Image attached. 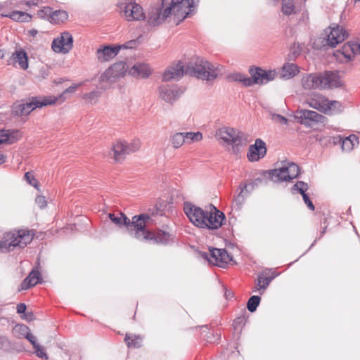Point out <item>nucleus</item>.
<instances>
[{
	"label": "nucleus",
	"mask_w": 360,
	"mask_h": 360,
	"mask_svg": "<svg viewBox=\"0 0 360 360\" xmlns=\"http://www.w3.org/2000/svg\"><path fill=\"white\" fill-rule=\"evenodd\" d=\"M184 74L202 80L210 81L217 77L219 70L210 62L205 60L203 58H197L190 61L186 69H184V65L181 61L169 67L162 75V81L179 80Z\"/></svg>",
	"instance_id": "nucleus-1"
},
{
	"label": "nucleus",
	"mask_w": 360,
	"mask_h": 360,
	"mask_svg": "<svg viewBox=\"0 0 360 360\" xmlns=\"http://www.w3.org/2000/svg\"><path fill=\"white\" fill-rule=\"evenodd\" d=\"M195 0H162L160 5L150 8L148 23L157 26L164 22L172 15L182 21L188 17Z\"/></svg>",
	"instance_id": "nucleus-2"
},
{
	"label": "nucleus",
	"mask_w": 360,
	"mask_h": 360,
	"mask_svg": "<svg viewBox=\"0 0 360 360\" xmlns=\"http://www.w3.org/2000/svg\"><path fill=\"white\" fill-rule=\"evenodd\" d=\"M160 210L155 206L153 210H149V213H143L132 217L131 226V236L140 240H150L152 239V232L146 229L147 225L153 222L152 217L155 214H161Z\"/></svg>",
	"instance_id": "nucleus-3"
},
{
	"label": "nucleus",
	"mask_w": 360,
	"mask_h": 360,
	"mask_svg": "<svg viewBox=\"0 0 360 360\" xmlns=\"http://www.w3.org/2000/svg\"><path fill=\"white\" fill-rule=\"evenodd\" d=\"M215 136L223 146H231V153L233 154H238L240 148L247 144V140L243 134L231 127L219 129Z\"/></svg>",
	"instance_id": "nucleus-4"
},
{
	"label": "nucleus",
	"mask_w": 360,
	"mask_h": 360,
	"mask_svg": "<svg viewBox=\"0 0 360 360\" xmlns=\"http://www.w3.org/2000/svg\"><path fill=\"white\" fill-rule=\"evenodd\" d=\"M56 98L31 97L26 100L18 101L12 106V114L15 116L27 115L37 108L54 104Z\"/></svg>",
	"instance_id": "nucleus-5"
},
{
	"label": "nucleus",
	"mask_w": 360,
	"mask_h": 360,
	"mask_svg": "<svg viewBox=\"0 0 360 360\" xmlns=\"http://www.w3.org/2000/svg\"><path fill=\"white\" fill-rule=\"evenodd\" d=\"M33 238L29 230H19L15 233H6L1 241L0 248L8 251L14 250L15 248H23L29 244Z\"/></svg>",
	"instance_id": "nucleus-6"
},
{
	"label": "nucleus",
	"mask_w": 360,
	"mask_h": 360,
	"mask_svg": "<svg viewBox=\"0 0 360 360\" xmlns=\"http://www.w3.org/2000/svg\"><path fill=\"white\" fill-rule=\"evenodd\" d=\"M127 70L128 66L123 61L114 63L101 75L99 88L104 90L110 88V85L115 82L117 78L124 75Z\"/></svg>",
	"instance_id": "nucleus-7"
},
{
	"label": "nucleus",
	"mask_w": 360,
	"mask_h": 360,
	"mask_svg": "<svg viewBox=\"0 0 360 360\" xmlns=\"http://www.w3.org/2000/svg\"><path fill=\"white\" fill-rule=\"evenodd\" d=\"M269 179L275 183L288 181L296 178L299 174V167L294 162H285L278 168L268 171Z\"/></svg>",
	"instance_id": "nucleus-8"
},
{
	"label": "nucleus",
	"mask_w": 360,
	"mask_h": 360,
	"mask_svg": "<svg viewBox=\"0 0 360 360\" xmlns=\"http://www.w3.org/2000/svg\"><path fill=\"white\" fill-rule=\"evenodd\" d=\"M140 147L141 141L139 139H134L130 143L124 141H117L113 144L112 148L113 158L116 162L122 161L127 155L138 151Z\"/></svg>",
	"instance_id": "nucleus-9"
},
{
	"label": "nucleus",
	"mask_w": 360,
	"mask_h": 360,
	"mask_svg": "<svg viewBox=\"0 0 360 360\" xmlns=\"http://www.w3.org/2000/svg\"><path fill=\"white\" fill-rule=\"evenodd\" d=\"M201 257L209 263L224 268L232 260L225 249L210 248V252H202Z\"/></svg>",
	"instance_id": "nucleus-10"
},
{
	"label": "nucleus",
	"mask_w": 360,
	"mask_h": 360,
	"mask_svg": "<svg viewBox=\"0 0 360 360\" xmlns=\"http://www.w3.org/2000/svg\"><path fill=\"white\" fill-rule=\"evenodd\" d=\"M326 38L323 39L324 46L333 48L340 43H342L347 37V31L339 25L332 24L326 31Z\"/></svg>",
	"instance_id": "nucleus-11"
},
{
	"label": "nucleus",
	"mask_w": 360,
	"mask_h": 360,
	"mask_svg": "<svg viewBox=\"0 0 360 360\" xmlns=\"http://www.w3.org/2000/svg\"><path fill=\"white\" fill-rule=\"evenodd\" d=\"M226 219L224 214L219 211L215 206L210 205V209L206 210L205 215V226H202L201 229H207L215 230L220 228L223 221Z\"/></svg>",
	"instance_id": "nucleus-12"
},
{
	"label": "nucleus",
	"mask_w": 360,
	"mask_h": 360,
	"mask_svg": "<svg viewBox=\"0 0 360 360\" xmlns=\"http://www.w3.org/2000/svg\"><path fill=\"white\" fill-rule=\"evenodd\" d=\"M295 118L306 127H312L315 123H323L325 117L318 112L309 110H298L295 112Z\"/></svg>",
	"instance_id": "nucleus-13"
},
{
	"label": "nucleus",
	"mask_w": 360,
	"mask_h": 360,
	"mask_svg": "<svg viewBox=\"0 0 360 360\" xmlns=\"http://www.w3.org/2000/svg\"><path fill=\"white\" fill-rule=\"evenodd\" d=\"M184 210L190 221L195 226L200 228L202 226L206 225L204 221L206 210L188 202L184 203Z\"/></svg>",
	"instance_id": "nucleus-14"
},
{
	"label": "nucleus",
	"mask_w": 360,
	"mask_h": 360,
	"mask_svg": "<svg viewBox=\"0 0 360 360\" xmlns=\"http://www.w3.org/2000/svg\"><path fill=\"white\" fill-rule=\"evenodd\" d=\"M73 46V38L68 32L61 33L60 36L52 41L51 48L56 53H68Z\"/></svg>",
	"instance_id": "nucleus-15"
},
{
	"label": "nucleus",
	"mask_w": 360,
	"mask_h": 360,
	"mask_svg": "<svg viewBox=\"0 0 360 360\" xmlns=\"http://www.w3.org/2000/svg\"><path fill=\"white\" fill-rule=\"evenodd\" d=\"M249 72L251 75L252 86L256 84H264L272 81L276 77L275 70H264L261 68H250Z\"/></svg>",
	"instance_id": "nucleus-16"
},
{
	"label": "nucleus",
	"mask_w": 360,
	"mask_h": 360,
	"mask_svg": "<svg viewBox=\"0 0 360 360\" xmlns=\"http://www.w3.org/2000/svg\"><path fill=\"white\" fill-rule=\"evenodd\" d=\"M306 103L309 107L318 110L325 114L329 113L330 107L328 105V99L322 94L313 92L306 99Z\"/></svg>",
	"instance_id": "nucleus-17"
},
{
	"label": "nucleus",
	"mask_w": 360,
	"mask_h": 360,
	"mask_svg": "<svg viewBox=\"0 0 360 360\" xmlns=\"http://www.w3.org/2000/svg\"><path fill=\"white\" fill-rule=\"evenodd\" d=\"M124 13L129 21L140 20L145 18L142 7L135 2L130 1L126 4Z\"/></svg>",
	"instance_id": "nucleus-18"
},
{
	"label": "nucleus",
	"mask_w": 360,
	"mask_h": 360,
	"mask_svg": "<svg viewBox=\"0 0 360 360\" xmlns=\"http://www.w3.org/2000/svg\"><path fill=\"white\" fill-rule=\"evenodd\" d=\"M266 153V148L265 143L262 140L258 139L255 141L254 145H251L249 147L248 158L252 162L257 161L260 158L264 157Z\"/></svg>",
	"instance_id": "nucleus-19"
},
{
	"label": "nucleus",
	"mask_w": 360,
	"mask_h": 360,
	"mask_svg": "<svg viewBox=\"0 0 360 360\" xmlns=\"http://www.w3.org/2000/svg\"><path fill=\"white\" fill-rule=\"evenodd\" d=\"M322 89H332L341 85L340 77L337 73L326 71L321 73Z\"/></svg>",
	"instance_id": "nucleus-20"
},
{
	"label": "nucleus",
	"mask_w": 360,
	"mask_h": 360,
	"mask_svg": "<svg viewBox=\"0 0 360 360\" xmlns=\"http://www.w3.org/2000/svg\"><path fill=\"white\" fill-rule=\"evenodd\" d=\"M159 92L160 98L167 103H172L179 97V89L177 86H161Z\"/></svg>",
	"instance_id": "nucleus-21"
},
{
	"label": "nucleus",
	"mask_w": 360,
	"mask_h": 360,
	"mask_svg": "<svg viewBox=\"0 0 360 360\" xmlns=\"http://www.w3.org/2000/svg\"><path fill=\"white\" fill-rule=\"evenodd\" d=\"M120 46H105L103 49L97 50V58L101 62L108 61L115 57L119 51L120 50Z\"/></svg>",
	"instance_id": "nucleus-22"
},
{
	"label": "nucleus",
	"mask_w": 360,
	"mask_h": 360,
	"mask_svg": "<svg viewBox=\"0 0 360 360\" xmlns=\"http://www.w3.org/2000/svg\"><path fill=\"white\" fill-rule=\"evenodd\" d=\"M302 84L305 89H322L321 73L307 75L302 78Z\"/></svg>",
	"instance_id": "nucleus-23"
},
{
	"label": "nucleus",
	"mask_w": 360,
	"mask_h": 360,
	"mask_svg": "<svg viewBox=\"0 0 360 360\" xmlns=\"http://www.w3.org/2000/svg\"><path fill=\"white\" fill-rule=\"evenodd\" d=\"M151 73L149 66L146 63H137L129 70V74L134 77L147 78Z\"/></svg>",
	"instance_id": "nucleus-24"
},
{
	"label": "nucleus",
	"mask_w": 360,
	"mask_h": 360,
	"mask_svg": "<svg viewBox=\"0 0 360 360\" xmlns=\"http://www.w3.org/2000/svg\"><path fill=\"white\" fill-rule=\"evenodd\" d=\"M9 63H18L20 67L26 70L28 68V59L26 52L22 50H16L11 56Z\"/></svg>",
	"instance_id": "nucleus-25"
},
{
	"label": "nucleus",
	"mask_w": 360,
	"mask_h": 360,
	"mask_svg": "<svg viewBox=\"0 0 360 360\" xmlns=\"http://www.w3.org/2000/svg\"><path fill=\"white\" fill-rule=\"evenodd\" d=\"M41 277L39 271L32 270L23 280L21 287L22 290H27L41 283Z\"/></svg>",
	"instance_id": "nucleus-26"
},
{
	"label": "nucleus",
	"mask_w": 360,
	"mask_h": 360,
	"mask_svg": "<svg viewBox=\"0 0 360 360\" xmlns=\"http://www.w3.org/2000/svg\"><path fill=\"white\" fill-rule=\"evenodd\" d=\"M109 219L116 225L121 226L122 225L125 226L130 234L131 236V230L132 227L131 226V221L124 214L119 213L117 216H116L113 213H110L108 214Z\"/></svg>",
	"instance_id": "nucleus-27"
},
{
	"label": "nucleus",
	"mask_w": 360,
	"mask_h": 360,
	"mask_svg": "<svg viewBox=\"0 0 360 360\" xmlns=\"http://www.w3.org/2000/svg\"><path fill=\"white\" fill-rule=\"evenodd\" d=\"M334 56L338 60H342V57L347 60H351L354 57L352 41L347 42L341 49L335 51Z\"/></svg>",
	"instance_id": "nucleus-28"
},
{
	"label": "nucleus",
	"mask_w": 360,
	"mask_h": 360,
	"mask_svg": "<svg viewBox=\"0 0 360 360\" xmlns=\"http://www.w3.org/2000/svg\"><path fill=\"white\" fill-rule=\"evenodd\" d=\"M299 72L298 67L293 63H286L281 71V77L288 79L295 76Z\"/></svg>",
	"instance_id": "nucleus-29"
},
{
	"label": "nucleus",
	"mask_w": 360,
	"mask_h": 360,
	"mask_svg": "<svg viewBox=\"0 0 360 360\" xmlns=\"http://www.w3.org/2000/svg\"><path fill=\"white\" fill-rule=\"evenodd\" d=\"M151 240H153L156 243L158 244L167 245L172 240V238L169 233L164 231H159L155 235L152 233Z\"/></svg>",
	"instance_id": "nucleus-30"
},
{
	"label": "nucleus",
	"mask_w": 360,
	"mask_h": 360,
	"mask_svg": "<svg viewBox=\"0 0 360 360\" xmlns=\"http://www.w3.org/2000/svg\"><path fill=\"white\" fill-rule=\"evenodd\" d=\"M228 79L232 82H241L245 86H251V77H247L245 75L240 72H233L228 76Z\"/></svg>",
	"instance_id": "nucleus-31"
},
{
	"label": "nucleus",
	"mask_w": 360,
	"mask_h": 360,
	"mask_svg": "<svg viewBox=\"0 0 360 360\" xmlns=\"http://www.w3.org/2000/svg\"><path fill=\"white\" fill-rule=\"evenodd\" d=\"M4 16L8 17L17 22H29L32 18L30 15L25 12L17 11H13L11 13L5 15Z\"/></svg>",
	"instance_id": "nucleus-32"
},
{
	"label": "nucleus",
	"mask_w": 360,
	"mask_h": 360,
	"mask_svg": "<svg viewBox=\"0 0 360 360\" xmlns=\"http://www.w3.org/2000/svg\"><path fill=\"white\" fill-rule=\"evenodd\" d=\"M281 11L286 15L293 14L295 11V6L293 0H282Z\"/></svg>",
	"instance_id": "nucleus-33"
},
{
	"label": "nucleus",
	"mask_w": 360,
	"mask_h": 360,
	"mask_svg": "<svg viewBox=\"0 0 360 360\" xmlns=\"http://www.w3.org/2000/svg\"><path fill=\"white\" fill-rule=\"evenodd\" d=\"M170 142L174 148H180L186 142L183 132H178L172 135Z\"/></svg>",
	"instance_id": "nucleus-34"
},
{
	"label": "nucleus",
	"mask_w": 360,
	"mask_h": 360,
	"mask_svg": "<svg viewBox=\"0 0 360 360\" xmlns=\"http://www.w3.org/2000/svg\"><path fill=\"white\" fill-rule=\"evenodd\" d=\"M338 142L341 143L342 149L344 151H350L354 146V143H352V141H351V139H348L347 137L344 139H342L340 136L334 138V143H337Z\"/></svg>",
	"instance_id": "nucleus-35"
},
{
	"label": "nucleus",
	"mask_w": 360,
	"mask_h": 360,
	"mask_svg": "<svg viewBox=\"0 0 360 360\" xmlns=\"http://www.w3.org/2000/svg\"><path fill=\"white\" fill-rule=\"evenodd\" d=\"M124 341L129 347H140L141 346V338L137 335H126Z\"/></svg>",
	"instance_id": "nucleus-36"
},
{
	"label": "nucleus",
	"mask_w": 360,
	"mask_h": 360,
	"mask_svg": "<svg viewBox=\"0 0 360 360\" xmlns=\"http://www.w3.org/2000/svg\"><path fill=\"white\" fill-rule=\"evenodd\" d=\"M186 143L200 141L202 139V133L198 132H183Z\"/></svg>",
	"instance_id": "nucleus-37"
},
{
	"label": "nucleus",
	"mask_w": 360,
	"mask_h": 360,
	"mask_svg": "<svg viewBox=\"0 0 360 360\" xmlns=\"http://www.w3.org/2000/svg\"><path fill=\"white\" fill-rule=\"evenodd\" d=\"M261 298L257 295H252L250 297L247 303V308L250 312L256 311L259 304Z\"/></svg>",
	"instance_id": "nucleus-38"
},
{
	"label": "nucleus",
	"mask_w": 360,
	"mask_h": 360,
	"mask_svg": "<svg viewBox=\"0 0 360 360\" xmlns=\"http://www.w3.org/2000/svg\"><path fill=\"white\" fill-rule=\"evenodd\" d=\"M271 278L270 277H264L263 276H259L257 281V286L255 290H253V292L259 290H264L268 285H269L270 282L271 281Z\"/></svg>",
	"instance_id": "nucleus-39"
},
{
	"label": "nucleus",
	"mask_w": 360,
	"mask_h": 360,
	"mask_svg": "<svg viewBox=\"0 0 360 360\" xmlns=\"http://www.w3.org/2000/svg\"><path fill=\"white\" fill-rule=\"evenodd\" d=\"M68 17V13L65 11L58 10L52 13L51 18L56 22H63Z\"/></svg>",
	"instance_id": "nucleus-40"
},
{
	"label": "nucleus",
	"mask_w": 360,
	"mask_h": 360,
	"mask_svg": "<svg viewBox=\"0 0 360 360\" xmlns=\"http://www.w3.org/2000/svg\"><path fill=\"white\" fill-rule=\"evenodd\" d=\"M309 186L308 184L302 181H297L292 187V192H298L301 195L306 193V191L308 190Z\"/></svg>",
	"instance_id": "nucleus-41"
},
{
	"label": "nucleus",
	"mask_w": 360,
	"mask_h": 360,
	"mask_svg": "<svg viewBox=\"0 0 360 360\" xmlns=\"http://www.w3.org/2000/svg\"><path fill=\"white\" fill-rule=\"evenodd\" d=\"M14 333L24 336L25 338L30 333V328L24 324H18L13 328Z\"/></svg>",
	"instance_id": "nucleus-42"
},
{
	"label": "nucleus",
	"mask_w": 360,
	"mask_h": 360,
	"mask_svg": "<svg viewBox=\"0 0 360 360\" xmlns=\"http://www.w3.org/2000/svg\"><path fill=\"white\" fill-rule=\"evenodd\" d=\"M262 182V179L260 178H257L255 180H253L251 183L249 184H245L243 186V188L248 193H251L255 188L258 187Z\"/></svg>",
	"instance_id": "nucleus-43"
},
{
	"label": "nucleus",
	"mask_w": 360,
	"mask_h": 360,
	"mask_svg": "<svg viewBox=\"0 0 360 360\" xmlns=\"http://www.w3.org/2000/svg\"><path fill=\"white\" fill-rule=\"evenodd\" d=\"M240 193L234 199V203L236 204L237 209L240 210L243 205V204L245 202V197L243 194L245 190L242 187L240 186Z\"/></svg>",
	"instance_id": "nucleus-44"
},
{
	"label": "nucleus",
	"mask_w": 360,
	"mask_h": 360,
	"mask_svg": "<svg viewBox=\"0 0 360 360\" xmlns=\"http://www.w3.org/2000/svg\"><path fill=\"white\" fill-rule=\"evenodd\" d=\"M8 135L9 136L8 144H11L22 136L21 133L18 130H8Z\"/></svg>",
	"instance_id": "nucleus-45"
},
{
	"label": "nucleus",
	"mask_w": 360,
	"mask_h": 360,
	"mask_svg": "<svg viewBox=\"0 0 360 360\" xmlns=\"http://www.w3.org/2000/svg\"><path fill=\"white\" fill-rule=\"evenodd\" d=\"M100 96L101 94L98 91H94L90 93L85 94L83 96V98L89 101L90 103H96Z\"/></svg>",
	"instance_id": "nucleus-46"
},
{
	"label": "nucleus",
	"mask_w": 360,
	"mask_h": 360,
	"mask_svg": "<svg viewBox=\"0 0 360 360\" xmlns=\"http://www.w3.org/2000/svg\"><path fill=\"white\" fill-rule=\"evenodd\" d=\"M328 105L330 107L329 112H338L341 111V104L339 101L328 100Z\"/></svg>",
	"instance_id": "nucleus-47"
},
{
	"label": "nucleus",
	"mask_w": 360,
	"mask_h": 360,
	"mask_svg": "<svg viewBox=\"0 0 360 360\" xmlns=\"http://www.w3.org/2000/svg\"><path fill=\"white\" fill-rule=\"evenodd\" d=\"M25 178L29 183V184L32 185V186L37 188L39 185L38 181L34 178V175L32 172H27L25 174Z\"/></svg>",
	"instance_id": "nucleus-48"
},
{
	"label": "nucleus",
	"mask_w": 360,
	"mask_h": 360,
	"mask_svg": "<svg viewBox=\"0 0 360 360\" xmlns=\"http://www.w3.org/2000/svg\"><path fill=\"white\" fill-rule=\"evenodd\" d=\"M34 353L36 355L41 359H47L48 356L47 354L44 352V347L40 345H37L36 347H34Z\"/></svg>",
	"instance_id": "nucleus-49"
},
{
	"label": "nucleus",
	"mask_w": 360,
	"mask_h": 360,
	"mask_svg": "<svg viewBox=\"0 0 360 360\" xmlns=\"http://www.w3.org/2000/svg\"><path fill=\"white\" fill-rule=\"evenodd\" d=\"M8 130H0V144L8 143Z\"/></svg>",
	"instance_id": "nucleus-50"
},
{
	"label": "nucleus",
	"mask_w": 360,
	"mask_h": 360,
	"mask_svg": "<svg viewBox=\"0 0 360 360\" xmlns=\"http://www.w3.org/2000/svg\"><path fill=\"white\" fill-rule=\"evenodd\" d=\"M10 347L8 339L6 336L0 335V349H6Z\"/></svg>",
	"instance_id": "nucleus-51"
},
{
	"label": "nucleus",
	"mask_w": 360,
	"mask_h": 360,
	"mask_svg": "<svg viewBox=\"0 0 360 360\" xmlns=\"http://www.w3.org/2000/svg\"><path fill=\"white\" fill-rule=\"evenodd\" d=\"M35 202L37 204L40 209L44 208L46 205V198L42 195L37 196L35 199Z\"/></svg>",
	"instance_id": "nucleus-52"
},
{
	"label": "nucleus",
	"mask_w": 360,
	"mask_h": 360,
	"mask_svg": "<svg viewBox=\"0 0 360 360\" xmlns=\"http://www.w3.org/2000/svg\"><path fill=\"white\" fill-rule=\"evenodd\" d=\"M302 196L304 203L307 205V206L309 207V209L311 210H314V209H315L314 205L313 202H311V200H310L309 195L307 193H304V194H302Z\"/></svg>",
	"instance_id": "nucleus-53"
},
{
	"label": "nucleus",
	"mask_w": 360,
	"mask_h": 360,
	"mask_svg": "<svg viewBox=\"0 0 360 360\" xmlns=\"http://www.w3.org/2000/svg\"><path fill=\"white\" fill-rule=\"evenodd\" d=\"M272 118H273L274 120H275L276 122H281V123H282L283 124H286L287 122H288V120L285 117H283V116H282L281 115L274 114L272 115Z\"/></svg>",
	"instance_id": "nucleus-54"
},
{
	"label": "nucleus",
	"mask_w": 360,
	"mask_h": 360,
	"mask_svg": "<svg viewBox=\"0 0 360 360\" xmlns=\"http://www.w3.org/2000/svg\"><path fill=\"white\" fill-rule=\"evenodd\" d=\"M25 338L30 342L33 346V348L39 345V344L37 342L36 337L32 333H31V332L25 337Z\"/></svg>",
	"instance_id": "nucleus-55"
},
{
	"label": "nucleus",
	"mask_w": 360,
	"mask_h": 360,
	"mask_svg": "<svg viewBox=\"0 0 360 360\" xmlns=\"http://www.w3.org/2000/svg\"><path fill=\"white\" fill-rule=\"evenodd\" d=\"M220 337H221V335L219 334H217L216 335H214V334L211 333L210 335L207 336V342H214L219 340Z\"/></svg>",
	"instance_id": "nucleus-56"
},
{
	"label": "nucleus",
	"mask_w": 360,
	"mask_h": 360,
	"mask_svg": "<svg viewBox=\"0 0 360 360\" xmlns=\"http://www.w3.org/2000/svg\"><path fill=\"white\" fill-rule=\"evenodd\" d=\"M78 86V84H74V85H72L70 86V87L67 88L63 93V94L61 95V96H65L66 94L69 93H74L77 88Z\"/></svg>",
	"instance_id": "nucleus-57"
},
{
	"label": "nucleus",
	"mask_w": 360,
	"mask_h": 360,
	"mask_svg": "<svg viewBox=\"0 0 360 360\" xmlns=\"http://www.w3.org/2000/svg\"><path fill=\"white\" fill-rule=\"evenodd\" d=\"M27 306L24 303H20L17 305V312L18 314H24L26 311Z\"/></svg>",
	"instance_id": "nucleus-58"
},
{
	"label": "nucleus",
	"mask_w": 360,
	"mask_h": 360,
	"mask_svg": "<svg viewBox=\"0 0 360 360\" xmlns=\"http://www.w3.org/2000/svg\"><path fill=\"white\" fill-rule=\"evenodd\" d=\"M352 46L354 56L360 54V44L352 41Z\"/></svg>",
	"instance_id": "nucleus-59"
},
{
	"label": "nucleus",
	"mask_w": 360,
	"mask_h": 360,
	"mask_svg": "<svg viewBox=\"0 0 360 360\" xmlns=\"http://www.w3.org/2000/svg\"><path fill=\"white\" fill-rule=\"evenodd\" d=\"M22 318L26 319L28 321H30L34 319V314L32 311H25L22 316Z\"/></svg>",
	"instance_id": "nucleus-60"
},
{
	"label": "nucleus",
	"mask_w": 360,
	"mask_h": 360,
	"mask_svg": "<svg viewBox=\"0 0 360 360\" xmlns=\"http://www.w3.org/2000/svg\"><path fill=\"white\" fill-rule=\"evenodd\" d=\"M245 318L243 316L238 317L233 321V326L237 328L239 325L244 324Z\"/></svg>",
	"instance_id": "nucleus-61"
},
{
	"label": "nucleus",
	"mask_w": 360,
	"mask_h": 360,
	"mask_svg": "<svg viewBox=\"0 0 360 360\" xmlns=\"http://www.w3.org/2000/svg\"><path fill=\"white\" fill-rule=\"evenodd\" d=\"M300 48L299 46H297V47L295 46V44H294L293 47L291 49V52L292 53V54L296 56L297 55H299L300 53Z\"/></svg>",
	"instance_id": "nucleus-62"
},
{
	"label": "nucleus",
	"mask_w": 360,
	"mask_h": 360,
	"mask_svg": "<svg viewBox=\"0 0 360 360\" xmlns=\"http://www.w3.org/2000/svg\"><path fill=\"white\" fill-rule=\"evenodd\" d=\"M135 44H136V41L131 40L120 46H121V48H124V49H131L133 47L132 46L134 45Z\"/></svg>",
	"instance_id": "nucleus-63"
},
{
	"label": "nucleus",
	"mask_w": 360,
	"mask_h": 360,
	"mask_svg": "<svg viewBox=\"0 0 360 360\" xmlns=\"http://www.w3.org/2000/svg\"><path fill=\"white\" fill-rule=\"evenodd\" d=\"M347 138L350 139L351 141H352V143H354V146L358 143V137L356 135L352 134Z\"/></svg>",
	"instance_id": "nucleus-64"
}]
</instances>
